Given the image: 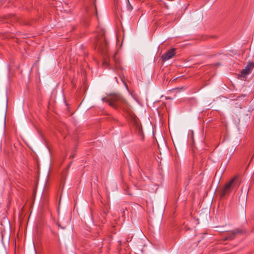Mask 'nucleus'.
<instances>
[{
  "instance_id": "obj_1",
  "label": "nucleus",
  "mask_w": 254,
  "mask_h": 254,
  "mask_svg": "<svg viewBox=\"0 0 254 254\" xmlns=\"http://www.w3.org/2000/svg\"><path fill=\"white\" fill-rule=\"evenodd\" d=\"M102 100H105L110 106L115 108L121 107L126 104L125 100L120 95L118 94L113 95L111 100H106L105 98H103Z\"/></svg>"
},
{
  "instance_id": "obj_2",
  "label": "nucleus",
  "mask_w": 254,
  "mask_h": 254,
  "mask_svg": "<svg viewBox=\"0 0 254 254\" xmlns=\"http://www.w3.org/2000/svg\"><path fill=\"white\" fill-rule=\"evenodd\" d=\"M236 179L237 177H234L226 184L221 190V196L223 197L229 194L236 186Z\"/></svg>"
},
{
  "instance_id": "obj_3",
  "label": "nucleus",
  "mask_w": 254,
  "mask_h": 254,
  "mask_svg": "<svg viewBox=\"0 0 254 254\" xmlns=\"http://www.w3.org/2000/svg\"><path fill=\"white\" fill-rule=\"evenodd\" d=\"M254 67V63L253 62H250L245 67V68L241 72V76L242 77H245L248 74H250Z\"/></svg>"
},
{
  "instance_id": "obj_4",
  "label": "nucleus",
  "mask_w": 254,
  "mask_h": 254,
  "mask_svg": "<svg viewBox=\"0 0 254 254\" xmlns=\"http://www.w3.org/2000/svg\"><path fill=\"white\" fill-rule=\"evenodd\" d=\"M99 36H100V38H97V41L99 44V46L101 49H102V50H104V46H106L107 44V42L106 41V39L104 36V33L103 31H101L99 34Z\"/></svg>"
},
{
  "instance_id": "obj_5",
  "label": "nucleus",
  "mask_w": 254,
  "mask_h": 254,
  "mask_svg": "<svg viewBox=\"0 0 254 254\" xmlns=\"http://www.w3.org/2000/svg\"><path fill=\"white\" fill-rule=\"evenodd\" d=\"M175 55V49H172L169 50L168 51L166 52L163 56L162 58L164 61L169 60V59L173 58Z\"/></svg>"
},
{
  "instance_id": "obj_6",
  "label": "nucleus",
  "mask_w": 254,
  "mask_h": 254,
  "mask_svg": "<svg viewBox=\"0 0 254 254\" xmlns=\"http://www.w3.org/2000/svg\"><path fill=\"white\" fill-rule=\"evenodd\" d=\"M240 233H241V231H240L239 229H236L234 231L229 232L228 233V236L227 237L226 239L232 240L235 238V235L237 234Z\"/></svg>"
},
{
  "instance_id": "obj_7",
  "label": "nucleus",
  "mask_w": 254,
  "mask_h": 254,
  "mask_svg": "<svg viewBox=\"0 0 254 254\" xmlns=\"http://www.w3.org/2000/svg\"><path fill=\"white\" fill-rule=\"evenodd\" d=\"M126 1H127V4H128V5H127V9L129 10H131L132 9V7L130 5V4L129 3V0H126Z\"/></svg>"
},
{
  "instance_id": "obj_8",
  "label": "nucleus",
  "mask_w": 254,
  "mask_h": 254,
  "mask_svg": "<svg viewBox=\"0 0 254 254\" xmlns=\"http://www.w3.org/2000/svg\"><path fill=\"white\" fill-rule=\"evenodd\" d=\"M113 59L117 64L119 63V61L116 59V55H114Z\"/></svg>"
},
{
  "instance_id": "obj_9",
  "label": "nucleus",
  "mask_w": 254,
  "mask_h": 254,
  "mask_svg": "<svg viewBox=\"0 0 254 254\" xmlns=\"http://www.w3.org/2000/svg\"><path fill=\"white\" fill-rule=\"evenodd\" d=\"M107 64H108V63H107V61H103V64L104 65H107Z\"/></svg>"
},
{
  "instance_id": "obj_10",
  "label": "nucleus",
  "mask_w": 254,
  "mask_h": 254,
  "mask_svg": "<svg viewBox=\"0 0 254 254\" xmlns=\"http://www.w3.org/2000/svg\"><path fill=\"white\" fill-rule=\"evenodd\" d=\"M131 241V240H130V239H129V238H127V242H129V241Z\"/></svg>"
}]
</instances>
